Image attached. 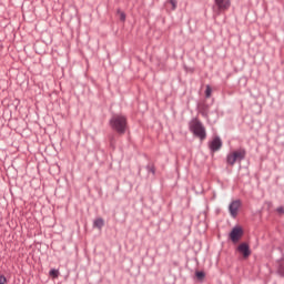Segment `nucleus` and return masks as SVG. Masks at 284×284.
Wrapping results in <instances>:
<instances>
[{
    "label": "nucleus",
    "instance_id": "nucleus-1",
    "mask_svg": "<svg viewBox=\"0 0 284 284\" xmlns=\"http://www.w3.org/2000/svg\"><path fill=\"white\" fill-rule=\"evenodd\" d=\"M112 130H115L118 134H125V128H128V120L123 115L115 114L110 120Z\"/></svg>",
    "mask_w": 284,
    "mask_h": 284
},
{
    "label": "nucleus",
    "instance_id": "nucleus-2",
    "mask_svg": "<svg viewBox=\"0 0 284 284\" xmlns=\"http://www.w3.org/2000/svg\"><path fill=\"white\" fill-rule=\"evenodd\" d=\"M190 130L194 134V136H197L201 141L205 139L206 133H205V126H203V123L199 121V119H193L190 122Z\"/></svg>",
    "mask_w": 284,
    "mask_h": 284
},
{
    "label": "nucleus",
    "instance_id": "nucleus-3",
    "mask_svg": "<svg viewBox=\"0 0 284 284\" xmlns=\"http://www.w3.org/2000/svg\"><path fill=\"white\" fill-rule=\"evenodd\" d=\"M245 159V150H239L230 153L226 158V163L229 165H234L237 161L241 162Z\"/></svg>",
    "mask_w": 284,
    "mask_h": 284
},
{
    "label": "nucleus",
    "instance_id": "nucleus-4",
    "mask_svg": "<svg viewBox=\"0 0 284 284\" xmlns=\"http://www.w3.org/2000/svg\"><path fill=\"white\" fill-rule=\"evenodd\" d=\"M215 6H216V14H221V12H225L231 6L230 0H215Z\"/></svg>",
    "mask_w": 284,
    "mask_h": 284
},
{
    "label": "nucleus",
    "instance_id": "nucleus-5",
    "mask_svg": "<svg viewBox=\"0 0 284 284\" xmlns=\"http://www.w3.org/2000/svg\"><path fill=\"white\" fill-rule=\"evenodd\" d=\"M241 236H243V229L241 227H234L230 233V239L233 243H239Z\"/></svg>",
    "mask_w": 284,
    "mask_h": 284
},
{
    "label": "nucleus",
    "instance_id": "nucleus-6",
    "mask_svg": "<svg viewBox=\"0 0 284 284\" xmlns=\"http://www.w3.org/2000/svg\"><path fill=\"white\" fill-rule=\"evenodd\" d=\"M240 207H241V201L239 200L233 201L229 206L231 216L235 219V216L239 214Z\"/></svg>",
    "mask_w": 284,
    "mask_h": 284
},
{
    "label": "nucleus",
    "instance_id": "nucleus-7",
    "mask_svg": "<svg viewBox=\"0 0 284 284\" xmlns=\"http://www.w3.org/2000/svg\"><path fill=\"white\" fill-rule=\"evenodd\" d=\"M237 251L240 254H243L244 258H248V256L252 254V251H250V245L246 243L240 244Z\"/></svg>",
    "mask_w": 284,
    "mask_h": 284
},
{
    "label": "nucleus",
    "instance_id": "nucleus-8",
    "mask_svg": "<svg viewBox=\"0 0 284 284\" xmlns=\"http://www.w3.org/2000/svg\"><path fill=\"white\" fill-rule=\"evenodd\" d=\"M222 145H223V142H221V138H215L211 142L210 148H211L212 152H216V151L221 150Z\"/></svg>",
    "mask_w": 284,
    "mask_h": 284
},
{
    "label": "nucleus",
    "instance_id": "nucleus-9",
    "mask_svg": "<svg viewBox=\"0 0 284 284\" xmlns=\"http://www.w3.org/2000/svg\"><path fill=\"white\" fill-rule=\"evenodd\" d=\"M104 225H105V221H103V219H101V217H98L93 222V227H98V230H101Z\"/></svg>",
    "mask_w": 284,
    "mask_h": 284
},
{
    "label": "nucleus",
    "instance_id": "nucleus-10",
    "mask_svg": "<svg viewBox=\"0 0 284 284\" xmlns=\"http://www.w3.org/2000/svg\"><path fill=\"white\" fill-rule=\"evenodd\" d=\"M195 276H196L197 281H203V278H205V272L197 271V272H195Z\"/></svg>",
    "mask_w": 284,
    "mask_h": 284
},
{
    "label": "nucleus",
    "instance_id": "nucleus-11",
    "mask_svg": "<svg viewBox=\"0 0 284 284\" xmlns=\"http://www.w3.org/2000/svg\"><path fill=\"white\" fill-rule=\"evenodd\" d=\"M116 14H119L120 21L125 22V12L121 11V9H118Z\"/></svg>",
    "mask_w": 284,
    "mask_h": 284
},
{
    "label": "nucleus",
    "instance_id": "nucleus-12",
    "mask_svg": "<svg viewBox=\"0 0 284 284\" xmlns=\"http://www.w3.org/2000/svg\"><path fill=\"white\" fill-rule=\"evenodd\" d=\"M50 276H52V278H59V271L58 270H51L50 271Z\"/></svg>",
    "mask_w": 284,
    "mask_h": 284
},
{
    "label": "nucleus",
    "instance_id": "nucleus-13",
    "mask_svg": "<svg viewBox=\"0 0 284 284\" xmlns=\"http://www.w3.org/2000/svg\"><path fill=\"white\" fill-rule=\"evenodd\" d=\"M205 97L206 99H210V97H212V88L210 85H206Z\"/></svg>",
    "mask_w": 284,
    "mask_h": 284
},
{
    "label": "nucleus",
    "instance_id": "nucleus-14",
    "mask_svg": "<svg viewBox=\"0 0 284 284\" xmlns=\"http://www.w3.org/2000/svg\"><path fill=\"white\" fill-rule=\"evenodd\" d=\"M278 274L281 276H284V262L280 263L278 265Z\"/></svg>",
    "mask_w": 284,
    "mask_h": 284
},
{
    "label": "nucleus",
    "instance_id": "nucleus-15",
    "mask_svg": "<svg viewBox=\"0 0 284 284\" xmlns=\"http://www.w3.org/2000/svg\"><path fill=\"white\" fill-rule=\"evenodd\" d=\"M170 3L172 6V10H176V0H170Z\"/></svg>",
    "mask_w": 284,
    "mask_h": 284
},
{
    "label": "nucleus",
    "instance_id": "nucleus-16",
    "mask_svg": "<svg viewBox=\"0 0 284 284\" xmlns=\"http://www.w3.org/2000/svg\"><path fill=\"white\" fill-rule=\"evenodd\" d=\"M276 212L278 214H284V207L283 206L277 207Z\"/></svg>",
    "mask_w": 284,
    "mask_h": 284
},
{
    "label": "nucleus",
    "instance_id": "nucleus-17",
    "mask_svg": "<svg viewBox=\"0 0 284 284\" xmlns=\"http://www.w3.org/2000/svg\"><path fill=\"white\" fill-rule=\"evenodd\" d=\"M6 276L3 275H0V284H6Z\"/></svg>",
    "mask_w": 284,
    "mask_h": 284
},
{
    "label": "nucleus",
    "instance_id": "nucleus-18",
    "mask_svg": "<svg viewBox=\"0 0 284 284\" xmlns=\"http://www.w3.org/2000/svg\"><path fill=\"white\" fill-rule=\"evenodd\" d=\"M150 172H152V174H154V166L150 168Z\"/></svg>",
    "mask_w": 284,
    "mask_h": 284
},
{
    "label": "nucleus",
    "instance_id": "nucleus-19",
    "mask_svg": "<svg viewBox=\"0 0 284 284\" xmlns=\"http://www.w3.org/2000/svg\"><path fill=\"white\" fill-rule=\"evenodd\" d=\"M114 141V138H111V142H113Z\"/></svg>",
    "mask_w": 284,
    "mask_h": 284
}]
</instances>
